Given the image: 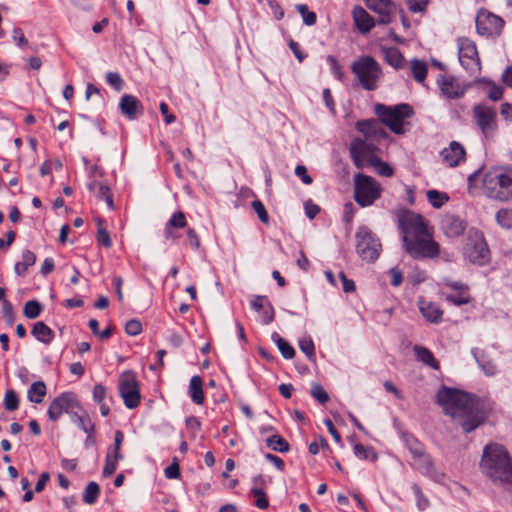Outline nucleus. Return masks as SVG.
<instances>
[{"label":"nucleus","instance_id":"nucleus-1","mask_svg":"<svg viewBox=\"0 0 512 512\" xmlns=\"http://www.w3.org/2000/svg\"><path fill=\"white\" fill-rule=\"evenodd\" d=\"M437 403L465 433H470L485 422L486 416L478 401L468 393L443 387L436 395Z\"/></svg>","mask_w":512,"mask_h":512},{"label":"nucleus","instance_id":"nucleus-2","mask_svg":"<svg viewBox=\"0 0 512 512\" xmlns=\"http://www.w3.org/2000/svg\"><path fill=\"white\" fill-rule=\"evenodd\" d=\"M481 181V190L487 198L508 202L512 200V167L493 166L489 169L477 170L468 177V190L472 193L478 188Z\"/></svg>","mask_w":512,"mask_h":512},{"label":"nucleus","instance_id":"nucleus-3","mask_svg":"<svg viewBox=\"0 0 512 512\" xmlns=\"http://www.w3.org/2000/svg\"><path fill=\"white\" fill-rule=\"evenodd\" d=\"M480 469L494 484L512 488V457L499 443H489L483 449Z\"/></svg>","mask_w":512,"mask_h":512},{"label":"nucleus","instance_id":"nucleus-4","mask_svg":"<svg viewBox=\"0 0 512 512\" xmlns=\"http://www.w3.org/2000/svg\"><path fill=\"white\" fill-rule=\"evenodd\" d=\"M374 113L380 122L388 127L391 132L397 135L406 132V120L414 115L413 108L407 103H401L393 106L377 103L374 106Z\"/></svg>","mask_w":512,"mask_h":512},{"label":"nucleus","instance_id":"nucleus-5","mask_svg":"<svg viewBox=\"0 0 512 512\" xmlns=\"http://www.w3.org/2000/svg\"><path fill=\"white\" fill-rule=\"evenodd\" d=\"M351 71L356 76L364 90L374 91L383 76L380 64L372 56L363 55L351 65Z\"/></svg>","mask_w":512,"mask_h":512},{"label":"nucleus","instance_id":"nucleus-6","mask_svg":"<svg viewBox=\"0 0 512 512\" xmlns=\"http://www.w3.org/2000/svg\"><path fill=\"white\" fill-rule=\"evenodd\" d=\"M397 220L403 242L433 231L428 220L410 210L399 211Z\"/></svg>","mask_w":512,"mask_h":512},{"label":"nucleus","instance_id":"nucleus-7","mask_svg":"<svg viewBox=\"0 0 512 512\" xmlns=\"http://www.w3.org/2000/svg\"><path fill=\"white\" fill-rule=\"evenodd\" d=\"M382 188L373 177L359 173L354 177V200L361 207L374 204L381 197Z\"/></svg>","mask_w":512,"mask_h":512},{"label":"nucleus","instance_id":"nucleus-8","mask_svg":"<svg viewBox=\"0 0 512 512\" xmlns=\"http://www.w3.org/2000/svg\"><path fill=\"white\" fill-rule=\"evenodd\" d=\"M464 256L472 264L484 266L490 262V250L483 232L472 228L464 246Z\"/></svg>","mask_w":512,"mask_h":512},{"label":"nucleus","instance_id":"nucleus-9","mask_svg":"<svg viewBox=\"0 0 512 512\" xmlns=\"http://www.w3.org/2000/svg\"><path fill=\"white\" fill-rule=\"evenodd\" d=\"M405 251L414 259H433L440 255V245L434 231L403 242Z\"/></svg>","mask_w":512,"mask_h":512},{"label":"nucleus","instance_id":"nucleus-10","mask_svg":"<svg viewBox=\"0 0 512 512\" xmlns=\"http://www.w3.org/2000/svg\"><path fill=\"white\" fill-rule=\"evenodd\" d=\"M118 391L127 408L134 409L140 405V385L135 372L127 370L119 376Z\"/></svg>","mask_w":512,"mask_h":512},{"label":"nucleus","instance_id":"nucleus-11","mask_svg":"<svg viewBox=\"0 0 512 512\" xmlns=\"http://www.w3.org/2000/svg\"><path fill=\"white\" fill-rule=\"evenodd\" d=\"M356 251L368 262H374L380 255L381 243L367 227H359L356 232Z\"/></svg>","mask_w":512,"mask_h":512},{"label":"nucleus","instance_id":"nucleus-12","mask_svg":"<svg viewBox=\"0 0 512 512\" xmlns=\"http://www.w3.org/2000/svg\"><path fill=\"white\" fill-rule=\"evenodd\" d=\"M475 22L477 33L487 38L498 37L505 25L502 17L484 8L478 11Z\"/></svg>","mask_w":512,"mask_h":512},{"label":"nucleus","instance_id":"nucleus-13","mask_svg":"<svg viewBox=\"0 0 512 512\" xmlns=\"http://www.w3.org/2000/svg\"><path fill=\"white\" fill-rule=\"evenodd\" d=\"M459 61L463 68L471 73L481 70V61L476 43L468 37L457 39Z\"/></svg>","mask_w":512,"mask_h":512},{"label":"nucleus","instance_id":"nucleus-14","mask_svg":"<svg viewBox=\"0 0 512 512\" xmlns=\"http://www.w3.org/2000/svg\"><path fill=\"white\" fill-rule=\"evenodd\" d=\"M81 409L80 401L74 392H63L49 405L48 416L52 421H57L63 413L75 414Z\"/></svg>","mask_w":512,"mask_h":512},{"label":"nucleus","instance_id":"nucleus-15","mask_svg":"<svg viewBox=\"0 0 512 512\" xmlns=\"http://www.w3.org/2000/svg\"><path fill=\"white\" fill-rule=\"evenodd\" d=\"M473 119L486 137L497 129V112L486 104H477L473 107Z\"/></svg>","mask_w":512,"mask_h":512},{"label":"nucleus","instance_id":"nucleus-16","mask_svg":"<svg viewBox=\"0 0 512 512\" xmlns=\"http://www.w3.org/2000/svg\"><path fill=\"white\" fill-rule=\"evenodd\" d=\"M350 155L357 168H362L365 164H371L377 157L376 147L366 139L355 138L350 144Z\"/></svg>","mask_w":512,"mask_h":512},{"label":"nucleus","instance_id":"nucleus-17","mask_svg":"<svg viewBox=\"0 0 512 512\" xmlns=\"http://www.w3.org/2000/svg\"><path fill=\"white\" fill-rule=\"evenodd\" d=\"M443 287L448 290L443 293L446 301L453 305L462 306L473 300L469 286L463 282L444 279Z\"/></svg>","mask_w":512,"mask_h":512},{"label":"nucleus","instance_id":"nucleus-18","mask_svg":"<svg viewBox=\"0 0 512 512\" xmlns=\"http://www.w3.org/2000/svg\"><path fill=\"white\" fill-rule=\"evenodd\" d=\"M437 85L446 99H459L463 97L468 86L453 75L443 74L437 79Z\"/></svg>","mask_w":512,"mask_h":512},{"label":"nucleus","instance_id":"nucleus-19","mask_svg":"<svg viewBox=\"0 0 512 512\" xmlns=\"http://www.w3.org/2000/svg\"><path fill=\"white\" fill-rule=\"evenodd\" d=\"M467 226L465 218L453 213L443 214L440 220V230L446 237L452 239L462 236Z\"/></svg>","mask_w":512,"mask_h":512},{"label":"nucleus","instance_id":"nucleus-20","mask_svg":"<svg viewBox=\"0 0 512 512\" xmlns=\"http://www.w3.org/2000/svg\"><path fill=\"white\" fill-rule=\"evenodd\" d=\"M355 127L368 141L380 142L388 138V133L379 119H365L356 122Z\"/></svg>","mask_w":512,"mask_h":512},{"label":"nucleus","instance_id":"nucleus-21","mask_svg":"<svg viewBox=\"0 0 512 512\" xmlns=\"http://www.w3.org/2000/svg\"><path fill=\"white\" fill-rule=\"evenodd\" d=\"M466 150L464 146L457 142L452 141L440 152L442 164L449 168H455L460 166L466 161Z\"/></svg>","mask_w":512,"mask_h":512},{"label":"nucleus","instance_id":"nucleus-22","mask_svg":"<svg viewBox=\"0 0 512 512\" xmlns=\"http://www.w3.org/2000/svg\"><path fill=\"white\" fill-rule=\"evenodd\" d=\"M188 228L186 215L183 211L174 212L164 227V237L172 242L180 239L181 234L179 230Z\"/></svg>","mask_w":512,"mask_h":512},{"label":"nucleus","instance_id":"nucleus-23","mask_svg":"<svg viewBox=\"0 0 512 512\" xmlns=\"http://www.w3.org/2000/svg\"><path fill=\"white\" fill-rule=\"evenodd\" d=\"M121 113L128 119H136L143 113L142 103L133 95L124 94L119 102Z\"/></svg>","mask_w":512,"mask_h":512},{"label":"nucleus","instance_id":"nucleus-24","mask_svg":"<svg viewBox=\"0 0 512 512\" xmlns=\"http://www.w3.org/2000/svg\"><path fill=\"white\" fill-rule=\"evenodd\" d=\"M418 307L426 321L431 323H439L442 321L444 312L437 303L427 301L424 297H420Z\"/></svg>","mask_w":512,"mask_h":512},{"label":"nucleus","instance_id":"nucleus-25","mask_svg":"<svg viewBox=\"0 0 512 512\" xmlns=\"http://www.w3.org/2000/svg\"><path fill=\"white\" fill-rule=\"evenodd\" d=\"M355 27L362 33H369L375 26L374 18L361 6L354 7L352 11Z\"/></svg>","mask_w":512,"mask_h":512},{"label":"nucleus","instance_id":"nucleus-26","mask_svg":"<svg viewBox=\"0 0 512 512\" xmlns=\"http://www.w3.org/2000/svg\"><path fill=\"white\" fill-rule=\"evenodd\" d=\"M367 7L379 14V22L381 24H388L391 21L394 4L390 0H366Z\"/></svg>","mask_w":512,"mask_h":512},{"label":"nucleus","instance_id":"nucleus-27","mask_svg":"<svg viewBox=\"0 0 512 512\" xmlns=\"http://www.w3.org/2000/svg\"><path fill=\"white\" fill-rule=\"evenodd\" d=\"M251 307L260 314L264 324L274 320V308L266 296H256L251 301Z\"/></svg>","mask_w":512,"mask_h":512},{"label":"nucleus","instance_id":"nucleus-28","mask_svg":"<svg viewBox=\"0 0 512 512\" xmlns=\"http://www.w3.org/2000/svg\"><path fill=\"white\" fill-rule=\"evenodd\" d=\"M88 188L92 192H96V196L99 200H104L109 209H114L113 195L108 185L99 182L94 179L88 184Z\"/></svg>","mask_w":512,"mask_h":512},{"label":"nucleus","instance_id":"nucleus-29","mask_svg":"<svg viewBox=\"0 0 512 512\" xmlns=\"http://www.w3.org/2000/svg\"><path fill=\"white\" fill-rule=\"evenodd\" d=\"M189 395L195 404H204L205 395L203 391V380L200 376H193L191 378L189 384Z\"/></svg>","mask_w":512,"mask_h":512},{"label":"nucleus","instance_id":"nucleus-30","mask_svg":"<svg viewBox=\"0 0 512 512\" xmlns=\"http://www.w3.org/2000/svg\"><path fill=\"white\" fill-rule=\"evenodd\" d=\"M32 335L40 342L49 344L54 338V332L44 322H36L31 331Z\"/></svg>","mask_w":512,"mask_h":512},{"label":"nucleus","instance_id":"nucleus-31","mask_svg":"<svg viewBox=\"0 0 512 512\" xmlns=\"http://www.w3.org/2000/svg\"><path fill=\"white\" fill-rule=\"evenodd\" d=\"M384 60L394 67L400 69L404 66L405 58L397 47L383 48Z\"/></svg>","mask_w":512,"mask_h":512},{"label":"nucleus","instance_id":"nucleus-32","mask_svg":"<svg viewBox=\"0 0 512 512\" xmlns=\"http://www.w3.org/2000/svg\"><path fill=\"white\" fill-rule=\"evenodd\" d=\"M37 257L34 252L24 250L22 260L14 266V271L18 276H25L28 269L36 263Z\"/></svg>","mask_w":512,"mask_h":512},{"label":"nucleus","instance_id":"nucleus-33","mask_svg":"<svg viewBox=\"0 0 512 512\" xmlns=\"http://www.w3.org/2000/svg\"><path fill=\"white\" fill-rule=\"evenodd\" d=\"M414 352L419 361L435 370L440 368L438 360H436L433 353L428 348L416 345L414 346Z\"/></svg>","mask_w":512,"mask_h":512},{"label":"nucleus","instance_id":"nucleus-34","mask_svg":"<svg viewBox=\"0 0 512 512\" xmlns=\"http://www.w3.org/2000/svg\"><path fill=\"white\" fill-rule=\"evenodd\" d=\"M413 459L415 467L422 473L431 474L435 471L433 459L426 451H423Z\"/></svg>","mask_w":512,"mask_h":512},{"label":"nucleus","instance_id":"nucleus-35","mask_svg":"<svg viewBox=\"0 0 512 512\" xmlns=\"http://www.w3.org/2000/svg\"><path fill=\"white\" fill-rule=\"evenodd\" d=\"M410 70L412 77L417 82L424 83L428 73V65L425 61L419 59L411 60Z\"/></svg>","mask_w":512,"mask_h":512},{"label":"nucleus","instance_id":"nucleus-36","mask_svg":"<svg viewBox=\"0 0 512 512\" xmlns=\"http://www.w3.org/2000/svg\"><path fill=\"white\" fill-rule=\"evenodd\" d=\"M96 226H97V235L96 240L99 245L110 248L112 246V241L110 238V234L106 229L105 220L101 217L95 218Z\"/></svg>","mask_w":512,"mask_h":512},{"label":"nucleus","instance_id":"nucleus-37","mask_svg":"<svg viewBox=\"0 0 512 512\" xmlns=\"http://www.w3.org/2000/svg\"><path fill=\"white\" fill-rule=\"evenodd\" d=\"M47 393L46 384L43 381L34 382L27 393L28 399L34 403H42Z\"/></svg>","mask_w":512,"mask_h":512},{"label":"nucleus","instance_id":"nucleus-38","mask_svg":"<svg viewBox=\"0 0 512 512\" xmlns=\"http://www.w3.org/2000/svg\"><path fill=\"white\" fill-rule=\"evenodd\" d=\"M428 202L432 207L439 209L449 201L447 193L439 192L438 190L431 189L426 192Z\"/></svg>","mask_w":512,"mask_h":512},{"label":"nucleus","instance_id":"nucleus-39","mask_svg":"<svg viewBox=\"0 0 512 512\" xmlns=\"http://www.w3.org/2000/svg\"><path fill=\"white\" fill-rule=\"evenodd\" d=\"M478 83L488 88V98L490 100L499 101L502 98L503 88L500 85L486 78L479 79Z\"/></svg>","mask_w":512,"mask_h":512},{"label":"nucleus","instance_id":"nucleus-40","mask_svg":"<svg viewBox=\"0 0 512 512\" xmlns=\"http://www.w3.org/2000/svg\"><path fill=\"white\" fill-rule=\"evenodd\" d=\"M353 452L361 460H371L376 461L378 456L373 448L364 446L360 443H357L353 447Z\"/></svg>","mask_w":512,"mask_h":512},{"label":"nucleus","instance_id":"nucleus-41","mask_svg":"<svg viewBox=\"0 0 512 512\" xmlns=\"http://www.w3.org/2000/svg\"><path fill=\"white\" fill-rule=\"evenodd\" d=\"M73 420L78 424V426L86 433L91 434V432H95V425L92 422L89 415L84 412L79 415L77 412L73 415Z\"/></svg>","mask_w":512,"mask_h":512},{"label":"nucleus","instance_id":"nucleus-42","mask_svg":"<svg viewBox=\"0 0 512 512\" xmlns=\"http://www.w3.org/2000/svg\"><path fill=\"white\" fill-rule=\"evenodd\" d=\"M266 444L269 448L278 452L289 451V443L280 435H273L266 440Z\"/></svg>","mask_w":512,"mask_h":512},{"label":"nucleus","instance_id":"nucleus-43","mask_svg":"<svg viewBox=\"0 0 512 512\" xmlns=\"http://www.w3.org/2000/svg\"><path fill=\"white\" fill-rule=\"evenodd\" d=\"M497 223L506 229L512 228V208H502L496 213Z\"/></svg>","mask_w":512,"mask_h":512},{"label":"nucleus","instance_id":"nucleus-44","mask_svg":"<svg viewBox=\"0 0 512 512\" xmlns=\"http://www.w3.org/2000/svg\"><path fill=\"white\" fill-rule=\"evenodd\" d=\"M299 348L309 360H315V346L310 336H303L299 340Z\"/></svg>","mask_w":512,"mask_h":512},{"label":"nucleus","instance_id":"nucleus-45","mask_svg":"<svg viewBox=\"0 0 512 512\" xmlns=\"http://www.w3.org/2000/svg\"><path fill=\"white\" fill-rule=\"evenodd\" d=\"M99 493V485L96 482H90L85 488L83 501L86 504H93L97 500Z\"/></svg>","mask_w":512,"mask_h":512},{"label":"nucleus","instance_id":"nucleus-46","mask_svg":"<svg viewBox=\"0 0 512 512\" xmlns=\"http://www.w3.org/2000/svg\"><path fill=\"white\" fill-rule=\"evenodd\" d=\"M405 443L413 458L425 451L424 445L412 435L406 436Z\"/></svg>","mask_w":512,"mask_h":512},{"label":"nucleus","instance_id":"nucleus-47","mask_svg":"<svg viewBox=\"0 0 512 512\" xmlns=\"http://www.w3.org/2000/svg\"><path fill=\"white\" fill-rule=\"evenodd\" d=\"M42 311L41 304L36 300H30L25 303L23 313L29 319L37 318Z\"/></svg>","mask_w":512,"mask_h":512},{"label":"nucleus","instance_id":"nucleus-48","mask_svg":"<svg viewBox=\"0 0 512 512\" xmlns=\"http://www.w3.org/2000/svg\"><path fill=\"white\" fill-rule=\"evenodd\" d=\"M251 495L254 498V505L259 509H267L269 506V500L265 491L251 489Z\"/></svg>","mask_w":512,"mask_h":512},{"label":"nucleus","instance_id":"nucleus-49","mask_svg":"<svg viewBox=\"0 0 512 512\" xmlns=\"http://www.w3.org/2000/svg\"><path fill=\"white\" fill-rule=\"evenodd\" d=\"M19 406L18 394L14 390H7L4 397V407L8 411H14Z\"/></svg>","mask_w":512,"mask_h":512},{"label":"nucleus","instance_id":"nucleus-50","mask_svg":"<svg viewBox=\"0 0 512 512\" xmlns=\"http://www.w3.org/2000/svg\"><path fill=\"white\" fill-rule=\"evenodd\" d=\"M297 11L301 14L302 18H303V22L306 24V25H314L316 23V20H317V16L314 12L312 11H309L308 9V6L305 5V4H299L297 5Z\"/></svg>","mask_w":512,"mask_h":512},{"label":"nucleus","instance_id":"nucleus-51","mask_svg":"<svg viewBox=\"0 0 512 512\" xmlns=\"http://www.w3.org/2000/svg\"><path fill=\"white\" fill-rule=\"evenodd\" d=\"M370 165L374 166L377 172L382 176L391 177L393 175V168L378 157H376Z\"/></svg>","mask_w":512,"mask_h":512},{"label":"nucleus","instance_id":"nucleus-52","mask_svg":"<svg viewBox=\"0 0 512 512\" xmlns=\"http://www.w3.org/2000/svg\"><path fill=\"white\" fill-rule=\"evenodd\" d=\"M278 349L286 359H292L295 356V350L285 339L279 337L276 341Z\"/></svg>","mask_w":512,"mask_h":512},{"label":"nucleus","instance_id":"nucleus-53","mask_svg":"<svg viewBox=\"0 0 512 512\" xmlns=\"http://www.w3.org/2000/svg\"><path fill=\"white\" fill-rule=\"evenodd\" d=\"M252 208L257 213V215L262 223H264V224L269 223V214H268L264 204L259 199H256L252 202Z\"/></svg>","mask_w":512,"mask_h":512},{"label":"nucleus","instance_id":"nucleus-54","mask_svg":"<svg viewBox=\"0 0 512 512\" xmlns=\"http://www.w3.org/2000/svg\"><path fill=\"white\" fill-rule=\"evenodd\" d=\"M117 465H118V461L113 459L111 457V452L108 451L106 458H105V465L103 467V476L104 477L112 476L117 470Z\"/></svg>","mask_w":512,"mask_h":512},{"label":"nucleus","instance_id":"nucleus-55","mask_svg":"<svg viewBox=\"0 0 512 512\" xmlns=\"http://www.w3.org/2000/svg\"><path fill=\"white\" fill-rule=\"evenodd\" d=\"M409 11L413 13H423L427 10L428 0H405Z\"/></svg>","mask_w":512,"mask_h":512},{"label":"nucleus","instance_id":"nucleus-56","mask_svg":"<svg viewBox=\"0 0 512 512\" xmlns=\"http://www.w3.org/2000/svg\"><path fill=\"white\" fill-rule=\"evenodd\" d=\"M311 395L314 399H316L320 404H325L329 400V396L324 388L320 384H314L311 389Z\"/></svg>","mask_w":512,"mask_h":512},{"label":"nucleus","instance_id":"nucleus-57","mask_svg":"<svg viewBox=\"0 0 512 512\" xmlns=\"http://www.w3.org/2000/svg\"><path fill=\"white\" fill-rule=\"evenodd\" d=\"M107 83L112 86L116 91H121L124 86V81L120 74L116 72H109L106 75Z\"/></svg>","mask_w":512,"mask_h":512},{"label":"nucleus","instance_id":"nucleus-58","mask_svg":"<svg viewBox=\"0 0 512 512\" xmlns=\"http://www.w3.org/2000/svg\"><path fill=\"white\" fill-rule=\"evenodd\" d=\"M12 38L20 48H27L29 46V41L25 37L22 29L19 27H15L13 29Z\"/></svg>","mask_w":512,"mask_h":512},{"label":"nucleus","instance_id":"nucleus-59","mask_svg":"<svg viewBox=\"0 0 512 512\" xmlns=\"http://www.w3.org/2000/svg\"><path fill=\"white\" fill-rule=\"evenodd\" d=\"M186 236L191 249L198 250L200 248V238L196 230L192 227L186 229Z\"/></svg>","mask_w":512,"mask_h":512},{"label":"nucleus","instance_id":"nucleus-60","mask_svg":"<svg viewBox=\"0 0 512 512\" xmlns=\"http://www.w3.org/2000/svg\"><path fill=\"white\" fill-rule=\"evenodd\" d=\"M125 331L131 336L139 335L142 332V324L137 319L129 320L125 325Z\"/></svg>","mask_w":512,"mask_h":512},{"label":"nucleus","instance_id":"nucleus-61","mask_svg":"<svg viewBox=\"0 0 512 512\" xmlns=\"http://www.w3.org/2000/svg\"><path fill=\"white\" fill-rule=\"evenodd\" d=\"M107 397V389L104 385L101 383L96 384L93 388V400L99 404L102 402H105V399Z\"/></svg>","mask_w":512,"mask_h":512},{"label":"nucleus","instance_id":"nucleus-62","mask_svg":"<svg viewBox=\"0 0 512 512\" xmlns=\"http://www.w3.org/2000/svg\"><path fill=\"white\" fill-rule=\"evenodd\" d=\"M327 61L328 63L330 64L331 66V69H332V72L333 74L339 79V80H343V77H344V73H343V70H342V66L339 64V62L337 61V59L334 57V56H328L327 57Z\"/></svg>","mask_w":512,"mask_h":512},{"label":"nucleus","instance_id":"nucleus-63","mask_svg":"<svg viewBox=\"0 0 512 512\" xmlns=\"http://www.w3.org/2000/svg\"><path fill=\"white\" fill-rule=\"evenodd\" d=\"M186 427L190 431L192 437L195 438L197 433L200 431L201 424L196 417H189L186 419Z\"/></svg>","mask_w":512,"mask_h":512},{"label":"nucleus","instance_id":"nucleus-64","mask_svg":"<svg viewBox=\"0 0 512 512\" xmlns=\"http://www.w3.org/2000/svg\"><path fill=\"white\" fill-rule=\"evenodd\" d=\"M339 278L342 281V287L345 293H351L356 290L355 282L351 279H348L343 271L339 273Z\"/></svg>","mask_w":512,"mask_h":512}]
</instances>
